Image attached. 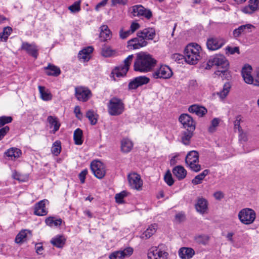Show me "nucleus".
I'll use <instances>...</instances> for the list:
<instances>
[{
    "label": "nucleus",
    "instance_id": "51",
    "mask_svg": "<svg viewBox=\"0 0 259 259\" xmlns=\"http://www.w3.org/2000/svg\"><path fill=\"white\" fill-rule=\"evenodd\" d=\"M239 132V141L240 142H246L248 140V133L247 132L241 130Z\"/></svg>",
    "mask_w": 259,
    "mask_h": 259
},
{
    "label": "nucleus",
    "instance_id": "15",
    "mask_svg": "<svg viewBox=\"0 0 259 259\" xmlns=\"http://www.w3.org/2000/svg\"><path fill=\"white\" fill-rule=\"evenodd\" d=\"M179 120L185 128L195 130V122L189 114H182L179 117Z\"/></svg>",
    "mask_w": 259,
    "mask_h": 259
},
{
    "label": "nucleus",
    "instance_id": "1",
    "mask_svg": "<svg viewBox=\"0 0 259 259\" xmlns=\"http://www.w3.org/2000/svg\"><path fill=\"white\" fill-rule=\"evenodd\" d=\"M184 54L187 63L196 65L202 57V49L197 44L190 43L186 47Z\"/></svg>",
    "mask_w": 259,
    "mask_h": 259
},
{
    "label": "nucleus",
    "instance_id": "27",
    "mask_svg": "<svg viewBox=\"0 0 259 259\" xmlns=\"http://www.w3.org/2000/svg\"><path fill=\"white\" fill-rule=\"evenodd\" d=\"M194 130L187 129L181 133V142L186 145H189L191 139L193 135Z\"/></svg>",
    "mask_w": 259,
    "mask_h": 259
},
{
    "label": "nucleus",
    "instance_id": "48",
    "mask_svg": "<svg viewBox=\"0 0 259 259\" xmlns=\"http://www.w3.org/2000/svg\"><path fill=\"white\" fill-rule=\"evenodd\" d=\"M61 150V142L60 141H57L55 142L53 145V146L52 147V153L57 156L58 155Z\"/></svg>",
    "mask_w": 259,
    "mask_h": 259
},
{
    "label": "nucleus",
    "instance_id": "41",
    "mask_svg": "<svg viewBox=\"0 0 259 259\" xmlns=\"http://www.w3.org/2000/svg\"><path fill=\"white\" fill-rule=\"evenodd\" d=\"M208 170L205 169L203 170L201 174L197 175L192 181V183L195 185H198L202 183V180L208 175Z\"/></svg>",
    "mask_w": 259,
    "mask_h": 259
},
{
    "label": "nucleus",
    "instance_id": "17",
    "mask_svg": "<svg viewBox=\"0 0 259 259\" xmlns=\"http://www.w3.org/2000/svg\"><path fill=\"white\" fill-rule=\"evenodd\" d=\"M225 43V41L222 39L210 37L207 39L206 45L209 50L214 51L221 48Z\"/></svg>",
    "mask_w": 259,
    "mask_h": 259
},
{
    "label": "nucleus",
    "instance_id": "16",
    "mask_svg": "<svg viewBox=\"0 0 259 259\" xmlns=\"http://www.w3.org/2000/svg\"><path fill=\"white\" fill-rule=\"evenodd\" d=\"M21 50L25 51L28 55L36 59L38 56V49L34 43L29 44L27 42H23Z\"/></svg>",
    "mask_w": 259,
    "mask_h": 259
},
{
    "label": "nucleus",
    "instance_id": "10",
    "mask_svg": "<svg viewBox=\"0 0 259 259\" xmlns=\"http://www.w3.org/2000/svg\"><path fill=\"white\" fill-rule=\"evenodd\" d=\"M172 75L171 69L168 66H160V68L155 71L152 76L154 78H169Z\"/></svg>",
    "mask_w": 259,
    "mask_h": 259
},
{
    "label": "nucleus",
    "instance_id": "32",
    "mask_svg": "<svg viewBox=\"0 0 259 259\" xmlns=\"http://www.w3.org/2000/svg\"><path fill=\"white\" fill-rule=\"evenodd\" d=\"M225 61V58L221 55L211 56L208 60L207 65H223Z\"/></svg>",
    "mask_w": 259,
    "mask_h": 259
},
{
    "label": "nucleus",
    "instance_id": "9",
    "mask_svg": "<svg viewBox=\"0 0 259 259\" xmlns=\"http://www.w3.org/2000/svg\"><path fill=\"white\" fill-rule=\"evenodd\" d=\"M168 255L167 252L157 247H152L148 252V259H167Z\"/></svg>",
    "mask_w": 259,
    "mask_h": 259
},
{
    "label": "nucleus",
    "instance_id": "34",
    "mask_svg": "<svg viewBox=\"0 0 259 259\" xmlns=\"http://www.w3.org/2000/svg\"><path fill=\"white\" fill-rule=\"evenodd\" d=\"M46 224L51 227H58L61 226L62 223L61 219H57L54 217H49L45 220Z\"/></svg>",
    "mask_w": 259,
    "mask_h": 259
},
{
    "label": "nucleus",
    "instance_id": "45",
    "mask_svg": "<svg viewBox=\"0 0 259 259\" xmlns=\"http://www.w3.org/2000/svg\"><path fill=\"white\" fill-rule=\"evenodd\" d=\"M195 240L196 242L203 245H206L208 243L209 237L206 235H199L195 236Z\"/></svg>",
    "mask_w": 259,
    "mask_h": 259
},
{
    "label": "nucleus",
    "instance_id": "6",
    "mask_svg": "<svg viewBox=\"0 0 259 259\" xmlns=\"http://www.w3.org/2000/svg\"><path fill=\"white\" fill-rule=\"evenodd\" d=\"M130 11L134 17L143 16L149 19L152 16V14L150 10L145 9L141 5H135L130 8Z\"/></svg>",
    "mask_w": 259,
    "mask_h": 259
},
{
    "label": "nucleus",
    "instance_id": "13",
    "mask_svg": "<svg viewBox=\"0 0 259 259\" xmlns=\"http://www.w3.org/2000/svg\"><path fill=\"white\" fill-rule=\"evenodd\" d=\"M252 72L251 66H243L241 71V76L244 82L248 84L253 85L254 83V75H252Z\"/></svg>",
    "mask_w": 259,
    "mask_h": 259
},
{
    "label": "nucleus",
    "instance_id": "44",
    "mask_svg": "<svg viewBox=\"0 0 259 259\" xmlns=\"http://www.w3.org/2000/svg\"><path fill=\"white\" fill-rule=\"evenodd\" d=\"M171 59L177 64H183L184 62L186 63L185 59V55L183 56L182 54L176 53L171 56Z\"/></svg>",
    "mask_w": 259,
    "mask_h": 259
},
{
    "label": "nucleus",
    "instance_id": "38",
    "mask_svg": "<svg viewBox=\"0 0 259 259\" xmlns=\"http://www.w3.org/2000/svg\"><path fill=\"white\" fill-rule=\"evenodd\" d=\"M73 139L76 145H80L83 143L82 131L80 128L75 130L73 134Z\"/></svg>",
    "mask_w": 259,
    "mask_h": 259
},
{
    "label": "nucleus",
    "instance_id": "22",
    "mask_svg": "<svg viewBox=\"0 0 259 259\" xmlns=\"http://www.w3.org/2000/svg\"><path fill=\"white\" fill-rule=\"evenodd\" d=\"M138 36L144 38V39L152 40L155 36V31L153 28H146L137 33Z\"/></svg>",
    "mask_w": 259,
    "mask_h": 259
},
{
    "label": "nucleus",
    "instance_id": "52",
    "mask_svg": "<svg viewBox=\"0 0 259 259\" xmlns=\"http://www.w3.org/2000/svg\"><path fill=\"white\" fill-rule=\"evenodd\" d=\"M80 1L75 2L73 5L68 7V9L72 13L78 12L80 10Z\"/></svg>",
    "mask_w": 259,
    "mask_h": 259
},
{
    "label": "nucleus",
    "instance_id": "39",
    "mask_svg": "<svg viewBox=\"0 0 259 259\" xmlns=\"http://www.w3.org/2000/svg\"><path fill=\"white\" fill-rule=\"evenodd\" d=\"M28 234H30V231L28 230H24L20 231L15 238L16 242L20 243L24 242L26 240Z\"/></svg>",
    "mask_w": 259,
    "mask_h": 259
},
{
    "label": "nucleus",
    "instance_id": "25",
    "mask_svg": "<svg viewBox=\"0 0 259 259\" xmlns=\"http://www.w3.org/2000/svg\"><path fill=\"white\" fill-rule=\"evenodd\" d=\"M188 111L190 113H195L196 115L202 117L207 113V109L203 106H200L194 104L189 107Z\"/></svg>",
    "mask_w": 259,
    "mask_h": 259
},
{
    "label": "nucleus",
    "instance_id": "30",
    "mask_svg": "<svg viewBox=\"0 0 259 259\" xmlns=\"http://www.w3.org/2000/svg\"><path fill=\"white\" fill-rule=\"evenodd\" d=\"M5 154L11 160H15L21 155V151L17 148H11L7 150Z\"/></svg>",
    "mask_w": 259,
    "mask_h": 259
},
{
    "label": "nucleus",
    "instance_id": "53",
    "mask_svg": "<svg viewBox=\"0 0 259 259\" xmlns=\"http://www.w3.org/2000/svg\"><path fill=\"white\" fill-rule=\"evenodd\" d=\"M164 179L165 182L168 185L171 186L173 185L174 181L169 171H167V172L165 174Z\"/></svg>",
    "mask_w": 259,
    "mask_h": 259
},
{
    "label": "nucleus",
    "instance_id": "62",
    "mask_svg": "<svg viewBox=\"0 0 259 259\" xmlns=\"http://www.w3.org/2000/svg\"><path fill=\"white\" fill-rule=\"evenodd\" d=\"M226 84L225 83L224 85L223 90L222 92L217 93V94L219 96L221 100L222 101L225 100L227 96V91H226Z\"/></svg>",
    "mask_w": 259,
    "mask_h": 259
},
{
    "label": "nucleus",
    "instance_id": "64",
    "mask_svg": "<svg viewBox=\"0 0 259 259\" xmlns=\"http://www.w3.org/2000/svg\"><path fill=\"white\" fill-rule=\"evenodd\" d=\"M140 28V25L137 22H133L130 26V30L133 33L135 31L138 30Z\"/></svg>",
    "mask_w": 259,
    "mask_h": 259
},
{
    "label": "nucleus",
    "instance_id": "8",
    "mask_svg": "<svg viewBox=\"0 0 259 259\" xmlns=\"http://www.w3.org/2000/svg\"><path fill=\"white\" fill-rule=\"evenodd\" d=\"M75 96L78 100L86 102L91 97V92L87 88L77 87L75 88Z\"/></svg>",
    "mask_w": 259,
    "mask_h": 259
},
{
    "label": "nucleus",
    "instance_id": "12",
    "mask_svg": "<svg viewBox=\"0 0 259 259\" xmlns=\"http://www.w3.org/2000/svg\"><path fill=\"white\" fill-rule=\"evenodd\" d=\"M149 81V78L145 76H139L130 80L128 88L129 90H135L139 87L147 84Z\"/></svg>",
    "mask_w": 259,
    "mask_h": 259
},
{
    "label": "nucleus",
    "instance_id": "14",
    "mask_svg": "<svg viewBox=\"0 0 259 259\" xmlns=\"http://www.w3.org/2000/svg\"><path fill=\"white\" fill-rule=\"evenodd\" d=\"M148 42L143 37L138 36L133 38L127 41V47L133 50L139 49L147 45Z\"/></svg>",
    "mask_w": 259,
    "mask_h": 259
},
{
    "label": "nucleus",
    "instance_id": "46",
    "mask_svg": "<svg viewBox=\"0 0 259 259\" xmlns=\"http://www.w3.org/2000/svg\"><path fill=\"white\" fill-rule=\"evenodd\" d=\"M220 122V119L218 118H214L211 121V123L210 126L208 127V131L209 133H214L216 130L217 127L218 126Z\"/></svg>",
    "mask_w": 259,
    "mask_h": 259
},
{
    "label": "nucleus",
    "instance_id": "59",
    "mask_svg": "<svg viewBox=\"0 0 259 259\" xmlns=\"http://www.w3.org/2000/svg\"><path fill=\"white\" fill-rule=\"evenodd\" d=\"M254 80L253 85L259 87V67H258L254 72Z\"/></svg>",
    "mask_w": 259,
    "mask_h": 259
},
{
    "label": "nucleus",
    "instance_id": "21",
    "mask_svg": "<svg viewBox=\"0 0 259 259\" xmlns=\"http://www.w3.org/2000/svg\"><path fill=\"white\" fill-rule=\"evenodd\" d=\"M129 66H117L112 71L111 77L115 80V76L117 77H123L128 70Z\"/></svg>",
    "mask_w": 259,
    "mask_h": 259
},
{
    "label": "nucleus",
    "instance_id": "33",
    "mask_svg": "<svg viewBox=\"0 0 259 259\" xmlns=\"http://www.w3.org/2000/svg\"><path fill=\"white\" fill-rule=\"evenodd\" d=\"M157 229V226L156 224L151 225L141 235V238L145 239L149 238L156 232Z\"/></svg>",
    "mask_w": 259,
    "mask_h": 259
},
{
    "label": "nucleus",
    "instance_id": "7",
    "mask_svg": "<svg viewBox=\"0 0 259 259\" xmlns=\"http://www.w3.org/2000/svg\"><path fill=\"white\" fill-rule=\"evenodd\" d=\"M91 168L95 176L98 179H102L105 175V166L99 160L92 161L91 164Z\"/></svg>",
    "mask_w": 259,
    "mask_h": 259
},
{
    "label": "nucleus",
    "instance_id": "31",
    "mask_svg": "<svg viewBox=\"0 0 259 259\" xmlns=\"http://www.w3.org/2000/svg\"><path fill=\"white\" fill-rule=\"evenodd\" d=\"M66 242V238L62 235H58L53 237L51 240V243L53 246L57 248H62Z\"/></svg>",
    "mask_w": 259,
    "mask_h": 259
},
{
    "label": "nucleus",
    "instance_id": "11",
    "mask_svg": "<svg viewBox=\"0 0 259 259\" xmlns=\"http://www.w3.org/2000/svg\"><path fill=\"white\" fill-rule=\"evenodd\" d=\"M128 181L130 186L132 189L141 190L143 186V181L139 175L136 173H132L128 176Z\"/></svg>",
    "mask_w": 259,
    "mask_h": 259
},
{
    "label": "nucleus",
    "instance_id": "29",
    "mask_svg": "<svg viewBox=\"0 0 259 259\" xmlns=\"http://www.w3.org/2000/svg\"><path fill=\"white\" fill-rule=\"evenodd\" d=\"M172 172L179 180L184 179L187 175L186 170L183 166L181 165L175 167L173 168Z\"/></svg>",
    "mask_w": 259,
    "mask_h": 259
},
{
    "label": "nucleus",
    "instance_id": "43",
    "mask_svg": "<svg viewBox=\"0 0 259 259\" xmlns=\"http://www.w3.org/2000/svg\"><path fill=\"white\" fill-rule=\"evenodd\" d=\"M86 116L92 125H95L98 121V115L93 111L89 110L86 113Z\"/></svg>",
    "mask_w": 259,
    "mask_h": 259
},
{
    "label": "nucleus",
    "instance_id": "54",
    "mask_svg": "<svg viewBox=\"0 0 259 259\" xmlns=\"http://www.w3.org/2000/svg\"><path fill=\"white\" fill-rule=\"evenodd\" d=\"M13 119L11 116H3L0 117V127L4 126L7 123L12 122Z\"/></svg>",
    "mask_w": 259,
    "mask_h": 259
},
{
    "label": "nucleus",
    "instance_id": "36",
    "mask_svg": "<svg viewBox=\"0 0 259 259\" xmlns=\"http://www.w3.org/2000/svg\"><path fill=\"white\" fill-rule=\"evenodd\" d=\"M39 92L41 98L44 101H49L52 99V96L50 92L46 89L44 87H38Z\"/></svg>",
    "mask_w": 259,
    "mask_h": 259
},
{
    "label": "nucleus",
    "instance_id": "4",
    "mask_svg": "<svg viewBox=\"0 0 259 259\" xmlns=\"http://www.w3.org/2000/svg\"><path fill=\"white\" fill-rule=\"evenodd\" d=\"M185 162L189 168L195 172L201 169V165L199 164V154L196 151H190L185 158Z\"/></svg>",
    "mask_w": 259,
    "mask_h": 259
},
{
    "label": "nucleus",
    "instance_id": "40",
    "mask_svg": "<svg viewBox=\"0 0 259 259\" xmlns=\"http://www.w3.org/2000/svg\"><path fill=\"white\" fill-rule=\"evenodd\" d=\"M12 28L11 27L7 26L4 28L3 32L0 33V41H6L12 32Z\"/></svg>",
    "mask_w": 259,
    "mask_h": 259
},
{
    "label": "nucleus",
    "instance_id": "2",
    "mask_svg": "<svg viewBox=\"0 0 259 259\" xmlns=\"http://www.w3.org/2000/svg\"><path fill=\"white\" fill-rule=\"evenodd\" d=\"M109 114L112 116H118L124 111V104L122 101L118 98H111L107 104Z\"/></svg>",
    "mask_w": 259,
    "mask_h": 259
},
{
    "label": "nucleus",
    "instance_id": "37",
    "mask_svg": "<svg viewBox=\"0 0 259 259\" xmlns=\"http://www.w3.org/2000/svg\"><path fill=\"white\" fill-rule=\"evenodd\" d=\"M46 73L49 75L58 76L60 74V69L56 66H47L45 68Z\"/></svg>",
    "mask_w": 259,
    "mask_h": 259
},
{
    "label": "nucleus",
    "instance_id": "57",
    "mask_svg": "<svg viewBox=\"0 0 259 259\" xmlns=\"http://www.w3.org/2000/svg\"><path fill=\"white\" fill-rule=\"evenodd\" d=\"M132 34L130 30L124 31L123 29H121L119 31V36L122 39H125Z\"/></svg>",
    "mask_w": 259,
    "mask_h": 259
},
{
    "label": "nucleus",
    "instance_id": "23",
    "mask_svg": "<svg viewBox=\"0 0 259 259\" xmlns=\"http://www.w3.org/2000/svg\"><path fill=\"white\" fill-rule=\"evenodd\" d=\"M195 208L197 212L200 214H204L207 212L208 203L206 199L199 198L195 204Z\"/></svg>",
    "mask_w": 259,
    "mask_h": 259
},
{
    "label": "nucleus",
    "instance_id": "28",
    "mask_svg": "<svg viewBox=\"0 0 259 259\" xmlns=\"http://www.w3.org/2000/svg\"><path fill=\"white\" fill-rule=\"evenodd\" d=\"M111 32L106 25H103L100 27V37L103 41H105L110 39Z\"/></svg>",
    "mask_w": 259,
    "mask_h": 259
},
{
    "label": "nucleus",
    "instance_id": "49",
    "mask_svg": "<svg viewBox=\"0 0 259 259\" xmlns=\"http://www.w3.org/2000/svg\"><path fill=\"white\" fill-rule=\"evenodd\" d=\"M128 193L125 191H122L120 193L116 194L115 196L116 202L119 204L123 203V199L126 197Z\"/></svg>",
    "mask_w": 259,
    "mask_h": 259
},
{
    "label": "nucleus",
    "instance_id": "56",
    "mask_svg": "<svg viewBox=\"0 0 259 259\" xmlns=\"http://www.w3.org/2000/svg\"><path fill=\"white\" fill-rule=\"evenodd\" d=\"M113 51L109 47H104L102 50V55L106 57H110L113 54Z\"/></svg>",
    "mask_w": 259,
    "mask_h": 259
},
{
    "label": "nucleus",
    "instance_id": "60",
    "mask_svg": "<svg viewBox=\"0 0 259 259\" xmlns=\"http://www.w3.org/2000/svg\"><path fill=\"white\" fill-rule=\"evenodd\" d=\"M9 130L10 128L8 126H6L0 129V140L4 137Z\"/></svg>",
    "mask_w": 259,
    "mask_h": 259
},
{
    "label": "nucleus",
    "instance_id": "20",
    "mask_svg": "<svg viewBox=\"0 0 259 259\" xmlns=\"http://www.w3.org/2000/svg\"><path fill=\"white\" fill-rule=\"evenodd\" d=\"M259 10V0H249L248 5L244 7L242 11L245 14H251Z\"/></svg>",
    "mask_w": 259,
    "mask_h": 259
},
{
    "label": "nucleus",
    "instance_id": "5",
    "mask_svg": "<svg viewBox=\"0 0 259 259\" xmlns=\"http://www.w3.org/2000/svg\"><path fill=\"white\" fill-rule=\"evenodd\" d=\"M157 61L152 55L141 52L137 54V58L134 65H155Z\"/></svg>",
    "mask_w": 259,
    "mask_h": 259
},
{
    "label": "nucleus",
    "instance_id": "26",
    "mask_svg": "<svg viewBox=\"0 0 259 259\" xmlns=\"http://www.w3.org/2000/svg\"><path fill=\"white\" fill-rule=\"evenodd\" d=\"M47 121L49 123L51 128H53L51 132L53 134H55L58 131L60 126V123L57 117L53 116H49L47 118Z\"/></svg>",
    "mask_w": 259,
    "mask_h": 259
},
{
    "label": "nucleus",
    "instance_id": "35",
    "mask_svg": "<svg viewBox=\"0 0 259 259\" xmlns=\"http://www.w3.org/2000/svg\"><path fill=\"white\" fill-rule=\"evenodd\" d=\"M133 147L132 142L128 139H123L121 142V148L124 153L129 152Z\"/></svg>",
    "mask_w": 259,
    "mask_h": 259
},
{
    "label": "nucleus",
    "instance_id": "24",
    "mask_svg": "<svg viewBox=\"0 0 259 259\" xmlns=\"http://www.w3.org/2000/svg\"><path fill=\"white\" fill-rule=\"evenodd\" d=\"M194 254V249L190 247H182L179 251V255L181 259H190Z\"/></svg>",
    "mask_w": 259,
    "mask_h": 259
},
{
    "label": "nucleus",
    "instance_id": "61",
    "mask_svg": "<svg viewBox=\"0 0 259 259\" xmlns=\"http://www.w3.org/2000/svg\"><path fill=\"white\" fill-rule=\"evenodd\" d=\"M88 174L87 169H84L81 171L79 174V178L81 183L83 184L84 183L86 176Z\"/></svg>",
    "mask_w": 259,
    "mask_h": 259
},
{
    "label": "nucleus",
    "instance_id": "47",
    "mask_svg": "<svg viewBox=\"0 0 259 259\" xmlns=\"http://www.w3.org/2000/svg\"><path fill=\"white\" fill-rule=\"evenodd\" d=\"M240 28L243 34H245L247 33L251 32L253 30L255 29V27L251 24H246L240 26Z\"/></svg>",
    "mask_w": 259,
    "mask_h": 259
},
{
    "label": "nucleus",
    "instance_id": "58",
    "mask_svg": "<svg viewBox=\"0 0 259 259\" xmlns=\"http://www.w3.org/2000/svg\"><path fill=\"white\" fill-rule=\"evenodd\" d=\"M242 121L240 115L237 116L235 120L234 121V127L235 129H238V131L242 130L240 126V123Z\"/></svg>",
    "mask_w": 259,
    "mask_h": 259
},
{
    "label": "nucleus",
    "instance_id": "63",
    "mask_svg": "<svg viewBox=\"0 0 259 259\" xmlns=\"http://www.w3.org/2000/svg\"><path fill=\"white\" fill-rule=\"evenodd\" d=\"M121 251L122 253H123V255H124V257H125L126 256H128L131 255L133 252V249L131 247H127Z\"/></svg>",
    "mask_w": 259,
    "mask_h": 259
},
{
    "label": "nucleus",
    "instance_id": "19",
    "mask_svg": "<svg viewBox=\"0 0 259 259\" xmlns=\"http://www.w3.org/2000/svg\"><path fill=\"white\" fill-rule=\"evenodd\" d=\"M93 50L94 48L91 46L83 49L78 53V59L82 62L88 61L91 58V54L93 53Z\"/></svg>",
    "mask_w": 259,
    "mask_h": 259
},
{
    "label": "nucleus",
    "instance_id": "3",
    "mask_svg": "<svg viewBox=\"0 0 259 259\" xmlns=\"http://www.w3.org/2000/svg\"><path fill=\"white\" fill-rule=\"evenodd\" d=\"M238 219L244 225L252 224L256 218V213L254 210L249 208L242 209L238 213Z\"/></svg>",
    "mask_w": 259,
    "mask_h": 259
},
{
    "label": "nucleus",
    "instance_id": "50",
    "mask_svg": "<svg viewBox=\"0 0 259 259\" xmlns=\"http://www.w3.org/2000/svg\"><path fill=\"white\" fill-rule=\"evenodd\" d=\"M153 66H134V70L141 72H147L152 70Z\"/></svg>",
    "mask_w": 259,
    "mask_h": 259
},
{
    "label": "nucleus",
    "instance_id": "55",
    "mask_svg": "<svg viewBox=\"0 0 259 259\" xmlns=\"http://www.w3.org/2000/svg\"><path fill=\"white\" fill-rule=\"evenodd\" d=\"M109 258L110 259H123L124 255L121 251H115L110 255Z\"/></svg>",
    "mask_w": 259,
    "mask_h": 259
},
{
    "label": "nucleus",
    "instance_id": "18",
    "mask_svg": "<svg viewBox=\"0 0 259 259\" xmlns=\"http://www.w3.org/2000/svg\"><path fill=\"white\" fill-rule=\"evenodd\" d=\"M49 201L47 199H44L35 205L34 214L38 216H44L47 214L48 210L46 208V204H48Z\"/></svg>",
    "mask_w": 259,
    "mask_h": 259
},
{
    "label": "nucleus",
    "instance_id": "42",
    "mask_svg": "<svg viewBox=\"0 0 259 259\" xmlns=\"http://www.w3.org/2000/svg\"><path fill=\"white\" fill-rule=\"evenodd\" d=\"M227 66H218V69L215 71V74L220 77L223 80L227 78Z\"/></svg>",
    "mask_w": 259,
    "mask_h": 259
}]
</instances>
